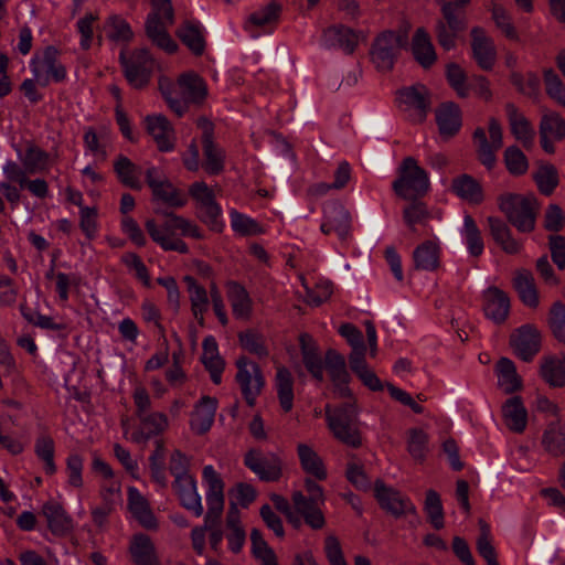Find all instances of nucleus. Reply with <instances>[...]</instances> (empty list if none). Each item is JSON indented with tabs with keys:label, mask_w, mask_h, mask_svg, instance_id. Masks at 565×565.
<instances>
[{
	"label": "nucleus",
	"mask_w": 565,
	"mask_h": 565,
	"mask_svg": "<svg viewBox=\"0 0 565 565\" xmlns=\"http://www.w3.org/2000/svg\"><path fill=\"white\" fill-rule=\"evenodd\" d=\"M162 215L166 216V221L161 226L152 218L147 220L145 224L151 239L160 245L162 249L173 250L180 254L189 253L188 245L181 238L175 237L178 232L182 236H190L196 239L204 237L200 227L183 216L171 212H162Z\"/></svg>",
	"instance_id": "f257e3e1"
},
{
	"label": "nucleus",
	"mask_w": 565,
	"mask_h": 565,
	"mask_svg": "<svg viewBox=\"0 0 565 565\" xmlns=\"http://www.w3.org/2000/svg\"><path fill=\"white\" fill-rule=\"evenodd\" d=\"M203 479L207 484L206 503L207 512L204 516V524L195 526L191 531V541L194 551L202 555L205 547V532L207 529L217 525L224 510V488L225 483L213 466L203 468Z\"/></svg>",
	"instance_id": "f03ea898"
},
{
	"label": "nucleus",
	"mask_w": 565,
	"mask_h": 565,
	"mask_svg": "<svg viewBox=\"0 0 565 565\" xmlns=\"http://www.w3.org/2000/svg\"><path fill=\"white\" fill-rule=\"evenodd\" d=\"M347 398L334 408L327 405L326 420L335 439L348 447L359 448L362 445L359 408L354 396Z\"/></svg>",
	"instance_id": "7ed1b4c3"
},
{
	"label": "nucleus",
	"mask_w": 565,
	"mask_h": 565,
	"mask_svg": "<svg viewBox=\"0 0 565 565\" xmlns=\"http://www.w3.org/2000/svg\"><path fill=\"white\" fill-rule=\"evenodd\" d=\"M471 0H452L439 3L441 17L435 23V35L444 50H454L459 35L467 30V8Z\"/></svg>",
	"instance_id": "20e7f679"
},
{
	"label": "nucleus",
	"mask_w": 565,
	"mask_h": 565,
	"mask_svg": "<svg viewBox=\"0 0 565 565\" xmlns=\"http://www.w3.org/2000/svg\"><path fill=\"white\" fill-rule=\"evenodd\" d=\"M497 202L508 222L519 232L532 233L535 230L540 204L533 194L502 193Z\"/></svg>",
	"instance_id": "39448f33"
},
{
	"label": "nucleus",
	"mask_w": 565,
	"mask_h": 565,
	"mask_svg": "<svg viewBox=\"0 0 565 565\" xmlns=\"http://www.w3.org/2000/svg\"><path fill=\"white\" fill-rule=\"evenodd\" d=\"M395 194L403 200L420 199L430 189L428 173L414 157L403 159L397 168V178L392 183Z\"/></svg>",
	"instance_id": "423d86ee"
},
{
	"label": "nucleus",
	"mask_w": 565,
	"mask_h": 565,
	"mask_svg": "<svg viewBox=\"0 0 565 565\" xmlns=\"http://www.w3.org/2000/svg\"><path fill=\"white\" fill-rule=\"evenodd\" d=\"M405 43L406 36L392 30L375 36L370 49L371 62L375 68L383 73L392 71Z\"/></svg>",
	"instance_id": "0eeeda50"
},
{
	"label": "nucleus",
	"mask_w": 565,
	"mask_h": 565,
	"mask_svg": "<svg viewBox=\"0 0 565 565\" xmlns=\"http://www.w3.org/2000/svg\"><path fill=\"white\" fill-rule=\"evenodd\" d=\"M119 61L130 86L136 89H142L148 86L156 62L147 49L135 50L130 56H126L122 51L119 55Z\"/></svg>",
	"instance_id": "6e6552de"
},
{
	"label": "nucleus",
	"mask_w": 565,
	"mask_h": 565,
	"mask_svg": "<svg viewBox=\"0 0 565 565\" xmlns=\"http://www.w3.org/2000/svg\"><path fill=\"white\" fill-rule=\"evenodd\" d=\"M235 366L237 369L235 382L238 384L246 404L253 407L265 386L263 371L257 363L245 355H241L235 361Z\"/></svg>",
	"instance_id": "1a4fd4ad"
},
{
	"label": "nucleus",
	"mask_w": 565,
	"mask_h": 565,
	"mask_svg": "<svg viewBox=\"0 0 565 565\" xmlns=\"http://www.w3.org/2000/svg\"><path fill=\"white\" fill-rule=\"evenodd\" d=\"M189 194L196 203V216L212 231L220 232L222 222L221 206L215 200L214 191L203 181L194 182L189 188Z\"/></svg>",
	"instance_id": "9d476101"
},
{
	"label": "nucleus",
	"mask_w": 565,
	"mask_h": 565,
	"mask_svg": "<svg viewBox=\"0 0 565 565\" xmlns=\"http://www.w3.org/2000/svg\"><path fill=\"white\" fill-rule=\"evenodd\" d=\"M60 51L55 46H46L41 56L31 60V70L40 86H47L52 81L61 83L66 78V68L58 61Z\"/></svg>",
	"instance_id": "9b49d317"
},
{
	"label": "nucleus",
	"mask_w": 565,
	"mask_h": 565,
	"mask_svg": "<svg viewBox=\"0 0 565 565\" xmlns=\"http://www.w3.org/2000/svg\"><path fill=\"white\" fill-rule=\"evenodd\" d=\"M489 136L487 138L486 130L481 127L476 128L472 135L476 145V152L478 160L488 169L491 170L497 163V151L502 148V128L498 119L491 117L489 119Z\"/></svg>",
	"instance_id": "f8f14e48"
},
{
	"label": "nucleus",
	"mask_w": 565,
	"mask_h": 565,
	"mask_svg": "<svg viewBox=\"0 0 565 565\" xmlns=\"http://www.w3.org/2000/svg\"><path fill=\"white\" fill-rule=\"evenodd\" d=\"M244 465L260 481L277 482L282 476V459L275 452H264L259 448H252L244 456Z\"/></svg>",
	"instance_id": "ddd939ff"
},
{
	"label": "nucleus",
	"mask_w": 565,
	"mask_h": 565,
	"mask_svg": "<svg viewBox=\"0 0 565 565\" xmlns=\"http://www.w3.org/2000/svg\"><path fill=\"white\" fill-rule=\"evenodd\" d=\"M397 100L414 122H423L430 109V93L423 84L404 87L397 92Z\"/></svg>",
	"instance_id": "4468645a"
},
{
	"label": "nucleus",
	"mask_w": 565,
	"mask_h": 565,
	"mask_svg": "<svg viewBox=\"0 0 565 565\" xmlns=\"http://www.w3.org/2000/svg\"><path fill=\"white\" fill-rule=\"evenodd\" d=\"M374 495L381 509L396 519L408 513L416 514V507L409 498L403 495L401 491L392 487H387L380 479L374 483Z\"/></svg>",
	"instance_id": "2eb2a0df"
},
{
	"label": "nucleus",
	"mask_w": 565,
	"mask_h": 565,
	"mask_svg": "<svg viewBox=\"0 0 565 565\" xmlns=\"http://www.w3.org/2000/svg\"><path fill=\"white\" fill-rule=\"evenodd\" d=\"M321 232L326 235L335 233L340 241L345 242L351 236L352 216L343 204L332 201L323 207Z\"/></svg>",
	"instance_id": "dca6fc26"
},
{
	"label": "nucleus",
	"mask_w": 565,
	"mask_h": 565,
	"mask_svg": "<svg viewBox=\"0 0 565 565\" xmlns=\"http://www.w3.org/2000/svg\"><path fill=\"white\" fill-rule=\"evenodd\" d=\"M541 332L533 324H523L510 335L514 354L524 362H531L541 350Z\"/></svg>",
	"instance_id": "f3484780"
},
{
	"label": "nucleus",
	"mask_w": 565,
	"mask_h": 565,
	"mask_svg": "<svg viewBox=\"0 0 565 565\" xmlns=\"http://www.w3.org/2000/svg\"><path fill=\"white\" fill-rule=\"evenodd\" d=\"M198 125L202 129L204 170L211 175L218 174L224 170L225 153L213 140L214 126L205 118H200Z\"/></svg>",
	"instance_id": "a211bd4d"
},
{
	"label": "nucleus",
	"mask_w": 565,
	"mask_h": 565,
	"mask_svg": "<svg viewBox=\"0 0 565 565\" xmlns=\"http://www.w3.org/2000/svg\"><path fill=\"white\" fill-rule=\"evenodd\" d=\"M324 366L334 386V393L341 397H352L353 393L349 387L351 376L347 370L345 359L334 349H329L324 356Z\"/></svg>",
	"instance_id": "6ab92c4d"
},
{
	"label": "nucleus",
	"mask_w": 565,
	"mask_h": 565,
	"mask_svg": "<svg viewBox=\"0 0 565 565\" xmlns=\"http://www.w3.org/2000/svg\"><path fill=\"white\" fill-rule=\"evenodd\" d=\"M472 57L483 71H491L497 61V50L491 38L481 26H473L470 31Z\"/></svg>",
	"instance_id": "aec40b11"
},
{
	"label": "nucleus",
	"mask_w": 565,
	"mask_h": 565,
	"mask_svg": "<svg viewBox=\"0 0 565 565\" xmlns=\"http://www.w3.org/2000/svg\"><path fill=\"white\" fill-rule=\"evenodd\" d=\"M41 514L45 518L47 529L55 536H65L71 533L74 524L73 519L66 512L62 503L49 500L42 505Z\"/></svg>",
	"instance_id": "412c9836"
},
{
	"label": "nucleus",
	"mask_w": 565,
	"mask_h": 565,
	"mask_svg": "<svg viewBox=\"0 0 565 565\" xmlns=\"http://www.w3.org/2000/svg\"><path fill=\"white\" fill-rule=\"evenodd\" d=\"M512 286L524 306L531 309L539 307L540 294L531 270L526 268L516 269L513 274Z\"/></svg>",
	"instance_id": "4be33fe9"
},
{
	"label": "nucleus",
	"mask_w": 565,
	"mask_h": 565,
	"mask_svg": "<svg viewBox=\"0 0 565 565\" xmlns=\"http://www.w3.org/2000/svg\"><path fill=\"white\" fill-rule=\"evenodd\" d=\"M172 488L179 498L180 504L195 516L203 514L201 497L198 493L196 481L191 475L172 482Z\"/></svg>",
	"instance_id": "5701e85b"
},
{
	"label": "nucleus",
	"mask_w": 565,
	"mask_h": 565,
	"mask_svg": "<svg viewBox=\"0 0 565 565\" xmlns=\"http://www.w3.org/2000/svg\"><path fill=\"white\" fill-rule=\"evenodd\" d=\"M483 298L486 317L497 324L503 323L510 312V298L508 294L498 287H490L484 291Z\"/></svg>",
	"instance_id": "b1692460"
},
{
	"label": "nucleus",
	"mask_w": 565,
	"mask_h": 565,
	"mask_svg": "<svg viewBox=\"0 0 565 565\" xmlns=\"http://www.w3.org/2000/svg\"><path fill=\"white\" fill-rule=\"evenodd\" d=\"M146 129L153 138L160 151H170L173 149L174 131L163 115H149L145 118Z\"/></svg>",
	"instance_id": "393cba45"
},
{
	"label": "nucleus",
	"mask_w": 565,
	"mask_h": 565,
	"mask_svg": "<svg viewBox=\"0 0 565 565\" xmlns=\"http://www.w3.org/2000/svg\"><path fill=\"white\" fill-rule=\"evenodd\" d=\"M173 23H166L164 20L158 18L157 14H148L145 31L147 38L164 52L171 54L178 50V44L168 33V28Z\"/></svg>",
	"instance_id": "a878e982"
},
{
	"label": "nucleus",
	"mask_w": 565,
	"mask_h": 565,
	"mask_svg": "<svg viewBox=\"0 0 565 565\" xmlns=\"http://www.w3.org/2000/svg\"><path fill=\"white\" fill-rule=\"evenodd\" d=\"M505 111L511 129V134L516 140L521 141L523 147L530 149L534 145L535 130L527 118L519 111L518 107L508 103Z\"/></svg>",
	"instance_id": "bb28decb"
},
{
	"label": "nucleus",
	"mask_w": 565,
	"mask_h": 565,
	"mask_svg": "<svg viewBox=\"0 0 565 565\" xmlns=\"http://www.w3.org/2000/svg\"><path fill=\"white\" fill-rule=\"evenodd\" d=\"M322 43L327 47H339L347 54H352L358 46L359 36L345 25H332L323 31Z\"/></svg>",
	"instance_id": "cd10ccee"
},
{
	"label": "nucleus",
	"mask_w": 565,
	"mask_h": 565,
	"mask_svg": "<svg viewBox=\"0 0 565 565\" xmlns=\"http://www.w3.org/2000/svg\"><path fill=\"white\" fill-rule=\"evenodd\" d=\"M487 222L491 237L504 253L516 255L521 252L522 244L513 237L511 228L503 220L489 216Z\"/></svg>",
	"instance_id": "c85d7f7f"
},
{
	"label": "nucleus",
	"mask_w": 565,
	"mask_h": 565,
	"mask_svg": "<svg viewBox=\"0 0 565 565\" xmlns=\"http://www.w3.org/2000/svg\"><path fill=\"white\" fill-rule=\"evenodd\" d=\"M436 121L443 138L454 137L461 127V111L455 103H444L436 109Z\"/></svg>",
	"instance_id": "c756f323"
},
{
	"label": "nucleus",
	"mask_w": 565,
	"mask_h": 565,
	"mask_svg": "<svg viewBox=\"0 0 565 565\" xmlns=\"http://www.w3.org/2000/svg\"><path fill=\"white\" fill-rule=\"evenodd\" d=\"M412 53L423 68H430L437 61V53L428 32L418 28L412 39Z\"/></svg>",
	"instance_id": "7c9ffc66"
},
{
	"label": "nucleus",
	"mask_w": 565,
	"mask_h": 565,
	"mask_svg": "<svg viewBox=\"0 0 565 565\" xmlns=\"http://www.w3.org/2000/svg\"><path fill=\"white\" fill-rule=\"evenodd\" d=\"M502 418L505 426L515 434H522L527 425V411L520 396L510 397L502 405Z\"/></svg>",
	"instance_id": "2f4dec72"
},
{
	"label": "nucleus",
	"mask_w": 565,
	"mask_h": 565,
	"mask_svg": "<svg viewBox=\"0 0 565 565\" xmlns=\"http://www.w3.org/2000/svg\"><path fill=\"white\" fill-rule=\"evenodd\" d=\"M217 401L214 397L203 396L191 415V429L203 435L212 427L216 413Z\"/></svg>",
	"instance_id": "473e14b6"
},
{
	"label": "nucleus",
	"mask_w": 565,
	"mask_h": 565,
	"mask_svg": "<svg viewBox=\"0 0 565 565\" xmlns=\"http://www.w3.org/2000/svg\"><path fill=\"white\" fill-rule=\"evenodd\" d=\"M128 507L141 526L147 530L158 529V520L151 511L148 500L136 488L128 490Z\"/></svg>",
	"instance_id": "72a5a7b5"
},
{
	"label": "nucleus",
	"mask_w": 565,
	"mask_h": 565,
	"mask_svg": "<svg viewBox=\"0 0 565 565\" xmlns=\"http://www.w3.org/2000/svg\"><path fill=\"white\" fill-rule=\"evenodd\" d=\"M441 247L435 241H425L413 252L414 268L416 270L435 271L440 266Z\"/></svg>",
	"instance_id": "f704fd0d"
},
{
	"label": "nucleus",
	"mask_w": 565,
	"mask_h": 565,
	"mask_svg": "<svg viewBox=\"0 0 565 565\" xmlns=\"http://www.w3.org/2000/svg\"><path fill=\"white\" fill-rule=\"evenodd\" d=\"M129 552L136 565H160L156 546L147 534H135L130 542Z\"/></svg>",
	"instance_id": "c9c22d12"
},
{
	"label": "nucleus",
	"mask_w": 565,
	"mask_h": 565,
	"mask_svg": "<svg viewBox=\"0 0 565 565\" xmlns=\"http://www.w3.org/2000/svg\"><path fill=\"white\" fill-rule=\"evenodd\" d=\"M498 386L504 394H513L522 390V379L516 372L515 364L508 358H501L495 364Z\"/></svg>",
	"instance_id": "e433bc0d"
},
{
	"label": "nucleus",
	"mask_w": 565,
	"mask_h": 565,
	"mask_svg": "<svg viewBox=\"0 0 565 565\" xmlns=\"http://www.w3.org/2000/svg\"><path fill=\"white\" fill-rule=\"evenodd\" d=\"M226 292L235 318L248 319L252 313L253 302L245 287L236 281H228L226 284Z\"/></svg>",
	"instance_id": "4c0bfd02"
},
{
	"label": "nucleus",
	"mask_w": 565,
	"mask_h": 565,
	"mask_svg": "<svg viewBox=\"0 0 565 565\" xmlns=\"http://www.w3.org/2000/svg\"><path fill=\"white\" fill-rule=\"evenodd\" d=\"M299 340L306 369L312 377L321 382L323 380V361L316 343L309 334H301Z\"/></svg>",
	"instance_id": "58836bf2"
},
{
	"label": "nucleus",
	"mask_w": 565,
	"mask_h": 565,
	"mask_svg": "<svg viewBox=\"0 0 565 565\" xmlns=\"http://www.w3.org/2000/svg\"><path fill=\"white\" fill-rule=\"evenodd\" d=\"M540 374L550 386H565V355L543 356Z\"/></svg>",
	"instance_id": "ea45409f"
},
{
	"label": "nucleus",
	"mask_w": 565,
	"mask_h": 565,
	"mask_svg": "<svg viewBox=\"0 0 565 565\" xmlns=\"http://www.w3.org/2000/svg\"><path fill=\"white\" fill-rule=\"evenodd\" d=\"M451 191L460 199L480 204L483 201V190L481 184L470 174H460L451 182Z\"/></svg>",
	"instance_id": "a19ab883"
},
{
	"label": "nucleus",
	"mask_w": 565,
	"mask_h": 565,
	"mask_svg": "<svg viewBox=\"0 0 565 565\" xmlns=\"http://www.w3.org/2000/svg\"><path fill=\"white\" fill-rule=\"evenodd\" d=\"M186 284L189 298L191 302V310L199 324H204V313L209 309V296L206 289L199 285L196 279L192 276L183 278Z\"/></svg>",
	"instance_id": "79ce46f5"
},
{
	"label": "nucleus",
	"mask_w": 565,
	"mask_h": 565,
	"mask_svg": "<svg viewBox=\"0 0 565 565\" xmlns=\"http://www.w3.org/2000/svg\"><path fill=\"white\" fill-rule=\"evenodd\" d=\"M178 85L185 102L201 104L206 97V85L202 77L194 73L182 74L178 79Z\"/></svg>",
	"instance_id": "37998d69"
},
{
	"label": "nucleus",
	"mask_w": 565,
	"mask_h": 565,
	"mask_svg": "<svg viewBox=\"0 0 565 565\" xmlns=\"http://www.w3.org/2000/svg\"><path fill=\"white\" fill-rule=\"evenodd\" d=\"M297 454L302 470L318 480L327 479V469L321 457L307 444L297 445Z\"/></svg>",
	"instance_id": "c03bdc74"
},
{
	"label": "nucleus",
	"mask_w": 565,
	"mask_h": 565,
	"mask_svg": "<svg viewBox=\"0 0 565 565\" xmlns=\"http://www.w3.org/2000/svg\"><path fill=\"white\" fill-rule=\"evenodd\" d=\"M114 171L124 185L132 190H141L142 184L139 179L141 168L135 164L129 158L119 154L114 162Z\"/></svg>",
	"instance_id": "a18cd8bd"
},
{
	"label": "nucleus",
	"mask_w": 565,
	"mask_h": 565,
	"mask_svg": "<svg viewBox=\"0 0 565 565\" xmlns=\"http://www.w3.org/2000/svg\"><path fill=\"white\" fill-rule=\"evenodd\" d=\"M542 446L544 450L554 457L565 455V424L557 420L551 423L543 436Z\"/></svg>",
	"instance_id": "49530a36"
},
{
	"label": "nucleus",
	"mask_w": 565,
	"mask_h": 565,
	"mask_svg": "<svg viewBox=\"0 0 565 565\" xmlns=\"http://www.w3.org/2000/svg\"><path fill=\"white\" fill-rule=\"evenodd\" d=\"M276 387L280 407L285 413L290 412L294 405V379L285 366L277 369Z\"/></svg>",
	"instance_id": "de8ad7c7"
},
{
	"label": "nucleus",
	"mask_w": 565,
	"mask_h": 565,
	"mask_svg": "<svg viewBox=\"0 0 565 565\" xmlns=\"http://www.w3.org/2000/svg\"><path fill=\"white\" fill-rule=\"evenodd\" d=\"M178 38L196 56L203 54L205 40L199 25L185 21L177 31Z\"/></svg>",
	"instance_id": "09e8293b"
},
{
	"label": "nucleus",
	"mask_w": 565,
	"mask_h": 565,
	"mask_svg": "<svg viewBox=\"0 0 565 565\" xmlns=\"http://www.w3.org/2000/svg\"><path fill=\"white\" fill-rule=\"evenodd\" d=\"M411 203L403 209V220L412 232H416L417 224L425 225L431 215L425 202L420 199H411Z\"/></svg>",
	"instance_id": "8fccbe9b"
},
{
	"label": "nucleus",
	"mask_w": 565,
	"mask_h": 565,
	"mask_svg": "<svg viewBox=\"0 0 565 565\" xmlns=\"http://www.w3.org/2000/svg\"><path fill=\"white\" fill-rule=\"evenodd\" d=\"M429 436L422 428H411L407 430V451L411 457L423 462L428 452Z\"/></svg>",
	"instance_id": "3c124183"
},
{
	"label": "nucleus",
	"mask_w": 565,
	"mask_h": 565,
	"mask_svg": "<svg viewBox=\"0 0 565 565\" xmlns=\"http://www.w3.org/2000/svg\"><path fill=\"white\" fill-rule=\"evenodd\" d=\"M462 234L466 238L469 254L473 257H479L483 253L484 244L476 221L469 214H466L463 217Z\"/></svg>",
	"instance_id": "603ef678"
},
{
	"label": "nucleus",
	"mask_w": 565,
	"mask_h": 565,
	"mask_svg": "<svg viewBox=\"0 0 565 565\" xmlns=\"http://www.w3.org/2000/svg\"><path fill=\"white\" fill-rule=\"evenodd\" d=\"M55 445L54 440L49 435H41L36 438L34 445V452L40 460L44 462V471L46 475H54L56 472V465L54 462Z\"/></svg>",
	"instance_id": "864d4df0"
},
{
	"label": "nucleus",
	"mask_w": 565,
	"mask_h": 565,
	"mask_svg": "<svg viewBox=\"0 0 565 565\" xmlns=\"http://www.w3.org/2000/svg\"><path fill=\"white\" fill-rule=\"evenodd\" d=\"M153 200L162 201L172 207H182L186 203L185 196L174 188L169 180H162L158 188L152 190Z\"/></svg>",
	"instance_id": "5fc2aeb1"
},
{
	"label": "nucleus",
	"mask_w": 565,
	"mask_h": 565,
	"mask_svg": "<svg viewBox=\"0 0 565 565\" xmlns=\"http://www.w3.org/2000/svg\"><path fill=\"white\" fill-rule=\"evenodd\" d=\"M540 135L562 140L565 137V120L555 111L544 110L540 121Z\"/></svg>",
	"instance_id": "6e6d98bb"
},
{
	"label": "nucleus",
	"mask_w": 565,
	"mask_h": 565,
	"mask_svg": "<svg viewBox=\"0 0 565 565\" xmlns=\"http://www.w3.org/2000/svg\"><path fill=\"white\" fill-rule=\"evenodd\" d=\"M533 179L540 192L544 195H551L558 184L557 170L550 163L540 164L537 171L533 174Z\"/></svg>",
	"instance_id": "4d7b16f0"
},
{
	"label": "nucleus",
	"mask_w": 565,
	"mask_h": 565,
	"mask_svg": "<svg viewBox=\"0 0 565 565\" xmlns=\"http://www.w3.org/2000/svg\"><path fill=\"white\" fill-rule=\"evenodd\" d=\"M238 341L244 350L258 358H266L269 354L264 335L256 330L248 329L239 332Z\"/></svg>",
	"instance_id": "13d9d810"
},
{
	"label": "nucleus",
	"mask_w": 565,
	"mask_h": 565,
	"mask_svg": "<svg viewBox=\"0 0 565 565\" xmlns=\"http://www.w3.org/2000/svg\"><path fill=\"white\" fill-rule=\"evenodd\" d=\"M20 311L22 317L34 327L52 330L63 331L66 329V324L63 322H55L53 317L41 315L39 311H34L26 303L20 305Z\"/></svg>",
	"instance_id": "bf43d9fd"
},
{
	"label": "nucleus",
	"mask_w": 565,
	"mask_h": 565,
	"mask_svg": "<svg viewBox=\"0 0 565 565\" xmlns=\"http://www.w3.org/2000/svg\"><path fill=\"white\" fill-rule=\"evenodd\" d=\"M480 534L477 540V551L488 565H499L497 552L491 543L490 526L483 520H479Z\"/></svg>",
	"instance_id": "052dcab7"
},
{
	"label": "nucleus",
	"mask_w": 565,
	"mask_h": 565,
	"mask_svg": "<svg viewBox=\"0 0 565 565\" xmlns=\"http://www.w3.org/2000/svg\"><path fill=\"white\" fill-rule=\"evenodd\" d=\"M250 542L253 555L260 559L264 565H278L274 551L268 546L262 532L256 527L250 531Z\"/></svg>",
	"instance_id": "680f3d73"
},
{
	"label": "nucleus",
	"mask_w": 565,
	"mask_h": 565,
	"mask_svg": "<svg viewBox=\"0 0 565 565\" xmlns=\"http://www.w3.org/2000/svg\"><path fill=\"white\" fill-rule=\"evenodd\" d=\"M424 509L428 520L436 530H441L445 525L444 510L440 495L433 489L426 492Z\"/></svg>",
	"instance_id": "e2e57ef3"
},
{
	"label": "nucleus",
	"mask_w": 565,
	"mask_h": 565,
	"mask_svg": "<svg viewBox=\"0 0 565 565\" xmlns=\"http://www.w3.org/2000/svg\"><path fill=\"white\" fill-rule=\"evenodd\" d=\"M547 324L555 339L565 344V305L555 301L548 312Z\"/></svg>",
	"instance_id": "0e129e2a"
},
{
	"label": "nucleus",
	"mask_w": 565,
	"mask_h": 565,
	"mask_svg": "<svg viewBox=\"0 0 565 565\" xmlns=\"http://www.w3.org/2000/svg\"><path fill=\"white\" fill-rule=\"evenodd\" d=\"M504 163L512 175H523L529 169V161L523 151L516 146H510L504 151Z\"/></svg>",
	"instance_id": "69168bd1"
},
{
	"label": "nucleus",
	"mask_w": 565,
	"mask_h": 565,
	"mask_svg": "<svg viewBox=\"0 0 565 565\" xmlns=\"http://www.w3.org/2000/svg\"><path fill=\"white\" fill-rule=\"evenodd\" d=\"M47 159L49 154L44 150L40 149L35 145H30L21 161L26 171L30 174H34L45 169Z\"/></svg>",
	"instance_id": "338daca9"
},
{
	"label": "nucleus",
	"mask_w": 565,
	"mask_h": 565,
	"mask_svg": "<svg viewBox=\"0 0 565 565\" xmlns=\"http://www.w3.org/2000/svg\"><path fill=\"white\" fill-rule=\"evenodd\" d=\"M544 84L546 94L557 104L565 107V85L553 68L544 71Z\"/></svg>",
	"instance_id": "774afa93"
}]
</instances>
